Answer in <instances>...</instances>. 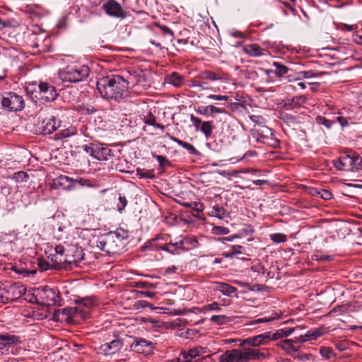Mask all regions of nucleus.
I'll return each instance as SVG.
<instances>
[{
    "mask_svg": "<svg viewBox=\"0 0 362 362\" xmlns=\"http://www.w3.org/2000/svg\"><path fill=\"white\" fill-rule=\"evenodd\" d=\"M145 322H148L155 325L156 327H160L161 322L159 320L152 319V318H146L144 320Z\"/></svg>",
    "mask_w": 362,
    "mask_h": 362,
    "instance_id": "62",
    "label": "nucleus"
},
{
    "mask_svg": "<svg viewBox=\"0 0 362 362\" xmlns=\"http://www.w3.org/2000/svg\"><path fill=\"white\" fill-rule=\"evenodd\" d=\"M324 332L321 328H315L310 329L307 332V333L304 335H301L298 341L301 342H305L310 340L316 339L317 337L323 335Z\"/></svg>",
    "mask_w": 362,
    "mask_h": 362,
    "instance_id": "20",
    "label": "nucleus"
},
{
    "mask_svg": "<svg viewBox=\"0 0 362 362\" xmlns=\"http://www.w3.org/2000/svg\"><path fill=\"white\" fill-rule=\"evenodd\" d=\"M155 25L162 30L163 35H169L171 41L174 39V33L170 28L165 25H161L157 23H155Z\"/></svg>",
    "mask_w": 362,
    "mask_h": 362,
    "instance_id": "47",
    "label": "nucleus"
},
{
    "mask_svg": "<svg viewBox=\"0 0 362 362\" xmlns=\"http://www.w3.org/2000/svg\"><path fill=\"white\" fill-rule=\"evenodd\" d=\"M283 119L284 120L285 122H286L288 125H292V124H295L298 122L297 121V119L296 117L293 116V115H285L284 117H283Z\"/></svg>",
    "mask_w": 362,
    "mask_h": 362,
    "instance_id": "55",
    "label": "nucleus"
},
{
    "mask_svg": "<svg viewBox=\"0 0 362 362\" xmlns=\"http://www.w3.org/2000/svg\"><path fill=\"white\" fill-rule=\"evenodd\" d=\"M77 312H76V317H80L81 319H86L89 315V310L90 308H83L81 306H76Z\"/></svg>",
    "mask_w": 362,
    "mask_h": 362,
    "instance_id": "44",
    "label": "nucleus"
},
{
    "mask_svg": "<svg viewBox=\"0 0 362 362\" xmlns=\"http://www.w3.org/2000/svg\"><path fill=\"white\" fill-rule=\"evenodd\" d=\"M351 119L349 117L343 115V112H339L338 115L333 119H329L323 116H317L316 117V122L320 125H324L326 128L330 129L333 124L337 121L341 127L349 125V120Z\"/></svg>",
    "mask_w": 362,
    "mask_h": 362,
    "instance_id": "13",
    "label": "nucleus"
},
{
    "mask_svg": "<svg viewBox=\"0 0 362 362\" xmlns=\"http://www.w3.org/2000/svg\"><path fill=\"white\" fill-rule=\"evenodd\" d=\"M83 151L98 160H107L112 157V150L103 145H84Z\"/></svg>",
    "mask_w": 362,
    "mask_h": 362,
    "instance_id": "7",
    "label": "nucleus"
},
{
    "mask_svg": "<svg viewBox=\"0 0 362 362\" xmlns=\"http://www.w3.org/2000/svg\"><path fill=\"white\" fill-rule=\"evenodd\" d=\"M272 340V332H267L243 340V341L240 343V346H244L248 345L250 346L257 347L261 345L267 344Z\"/></svg>",
    "mask_w": 362,
    "mask_h": 362,
    "instance_id": "11",
    "label": "nucleus"
},
{
    "mask_svg": "<svg viewBox=\"0 0 362 362\" xmlns=\"http://www.w3.org/2000/svg\"><path fill=\"white\" fill-rule=\"evenodd\" d=\"M20 341L18 337L9 335L8 334H0V342L4 345H11Z\"/></svg>",
    "mask_w": 362,
    "mask_h": 362,
    "instance_id": "25",
    "label": "nucleus"
},
{
    "mask_svg": "<svg viewBox=\"0 0 362 362\" xmlns=\"http://www.w3.org/2000/svg\"><path fill=\"white\" fill-rule=\"evenodd\" d=\"M221 310V305L217 302H213L212 303L205 305L201 308V311L203 313H207L209 311L218 312Z\"/></svg>",
    "mask_w": 362,
    "mask_h": 362,
    "instance_id": "39",
    "label": "nucleus"
},
{
    "mask_svg": "<svg viewBox=\"0 0 362 362\" xmlns=\"http://www.w3.org/2000/svg\"><path fill=\"white\" fill-rule=\"evenodd\" d=\"M320 190L316 189V188H310L309 190V193L312 194L313 196H319L320 195Z\"/></svg>",
    "mask_w": 362,
    "mask_h": 362,
    "instance_id": "64",
    "label": "nucleus"
},
{
    "mask_svg": "<svg viewBox=\"0 0 362 362\" xmlns=\"http://www.w3.org/2000/svg\"><path fill=\"white\" fill-rule=\"evenodd\" d=\"M160 248L163 250L168 251V252L171 254H175L177 253V250L179 249V247L175 245V243H170L169 244H165L160 247Z\"/></svg>",
    "mask_w": 362,
    "mask_h": 362,
    "instance_id": "45",
    "label": "nucleus"
},
{
    "mask_svg": "<svg viewBox=\"0 0 362 362\" xmlns=\"http://www.w3.org/2000/svg\"><path fill=\"white\" fill-rule=\"evenodd\" d=\"M279 346L282 348L286 352L297 351L298 348L294 346V341L292 339H285L278 344Z\"/></svg>",
    "mask_w": 362,
    "mask_h": 362,
    "instance_id": "26",
    "label": "nucleus"
},
{
    "mask_svg": "<svg viewBox=\"0 0 362 362\" xmlns=\"http://www.w3.org/2000/svg\"><path fill=\"white\" fill-rule=\"evenodd\" d=\"M127 204V200L125 197L119 196V203L117 204V210L119 213H122V211L124 209Z\"/></svg>",
    "mask_w": 362,
    "mask_h": 362,
    "instance_id": "52",
    "label": "nucleus"
},
{
    "mask_svg": "<svg viewBox=\"0 0 362 362\" xmlns=\"http://www.w3.org/2000/svg\"><path fill=\"white\" fill-rule=\"evenodd\" d=\"M242 249H243V247L241 245H233L229 251L223 253V256L226 258H231L235 255L242 254Z\"/></svg>",
    "mask_w": 362,
    "mask_h": 362,
    "instance_id": "36",
    "label": "nucleus"
},
{
    "mask_svg": "<svg viewBox=\"0 0 362 362\" xmlns=\"http://www.w3.org/2000/svg\"><path fill=\"white\" fill-rule=\"evenodd\" d=\"M168 82L174 86H180L182 83V76L179 74L174 72L171 74L167 78Z\"/></svg>",
    "mask_w": 362,
    "mask_h": 362,
    "instance_id": "33",
    "label": "nucleus"
},
{
    "mask_svg": "<svg viewBox=\"0 0 362 362\" xmlns=\"http://www.w3.org/2000/svg\"><path fill=\"white\" fill-rule=\"evenodd\" d=\"M311 259L313 261H329L332 257L327 255H322L320 253L314 254L311 256Z\"/></svg>",
    "mask_w": 362,
    "mask_h": 362,
    "instance_id": "49",
    "label": "nucleus"
},
{
    "mask_svg": "<svg viewBox=\"0 0 362 362\" xmlns=\"http://www.w3.org/2000/svg\"><path fill=\"white\" fill-rule=\"evenodd\" d=\"M279 317V315L276 314L274 317H262L259 318L257 320L252 321L250 325H257L259 323H265V322H269L275 319H278Z\"/></svg>",
    "mask_w": 362,
    "mask_h": 362,
    "instance_id": "48",
    "label": "nucleus"
},
{
    "mask_svg": "<svg viewBox=\"0 0 362 362\" xmlns=\"http://www.w3.org/2000/svg\"><path fill=\"white\" fill-rule=\"evenodd\" d=\"M153 156L158 160L161 168H165L170 165L169 160L163 156L153 154Z\"/></svg>",
    "mask_w": 362,
    "mask_h": 362,
    "instance_id": "43",
    "label": "nucleus"
},
{
    "mask_svg": "<svg viewBox=\"0 0 362 362\" xmlns=\"http://www.w3.org/2000/svg\"><path fill=\"white\" fill-rule=\"evenodd\" d=\"M346 156L349 162L348 171L355 172L362 170V157L360 155L354 153Z\"/></svg>",
    "mask_w": 362,
    "mask_h": 362,
    "instance_id": "17",
    "label": "nucleus"
},
{
    "mask_svg": "<svg viewBox=\"0 0 362 362\" xmlns=\"http://www.w3.org/2000/svg\"><path fill=\"white\" fill-rule=\"evenodd\" d=\"M37 264L41 271H46L49 267L48 262L41 259H38Z\"/></svg>",
    "mask_w": 362,
    "mask_h": 362,
    "instance_id": "59",
    "label": "nucleus"
},
{
    "mask_svg": "<svg viewBox=\"0 0 362 362\" xmlns=\"http://www.w3.org/2000/svg\"><path fill=\"white\" fill-rule=\"evenodd\" d=\"M214 215L219 218H223L226 215V211L223 208L218 206L213 207Z\"/></svg>",
    "mask_w": 362,
    "mask_h": 362,
    "instance_id": "50",
    "label": "nucleus"
},
{
    "mask_svg": "<svg viewBox=\"0 0 362 362\" xmlns=\"http://www.w3.org/2000/svg\"><path fill=\"white\" fill-rule=\"evenodd\" d=\"M54 252L49 255L54 267L58 268H71L72 265L80 267V263L84 259V252L81 247L75 245L69 246L65 249L61 245L54 248Z\"/></svg>",
    "mask_w": 362,
    "mask_h": 362,
    "instance_id": "2",
    "label": "nucleus"
},
{
    "mask_svg": "<svg viewBox=\"0 0 362 362\" xmlns=\"http://www.w3.org/2000/svg\"><path fill=\"white\" fill-rule=\"evenodd\" d=\"M199 78L202 80H209V81H219L223 80L225 78L223 75L211 71H205L199 75Z\"/></svg>",
    "mask_w": 362,
    "mask_h": 362,
    "instance_id": "23",
    "label": "nucleus"
},
{
    "mask_svg": "<svg viewBox=\"0 0 362 362\" xmlns=\"http://www.w3.org/2000/svg\"><path fill=\"white\" fill-rule=\"evenodd\" d=\"M190 120L192 122L194 127L196 128V129H199L202 123L203 122L202 119L195 117L194 115H191Z\"/></svg>",
    "mask_w": 362,
    "mask_h": 362,
    "instance_id": "56",
    "label": "nucleus"
},
{
    "mask_svg": "<svg viewBox=\"0 0 362 362\" xmlns=\"http://www.w3.org/2000/svg\"><path fill=\"white\" fill-rule=\"evenodd\" d=\"M89 72L90 70L87 66H68L59 72V76L64 81L76 83L87 78Z\"/></svg>",
    "mask_w": 362,
    "mask_h": 362,
    "instance_id": "5",
    "label": "nucleus"
},
{
    "mask_svg": "<svg viewBox=\"0 0 362 362\" xmlns=\"http://www.w3.org/2000/svg\"><path fill=\"white\" fill-rule=\"evenodd\" d=\"M250 119L255 123L257 124H262L264 123V118L260 115H251L250 116Z\"/></svg>",
    "mask_w": 362,
    "mask_h": 362,
    "instance_id": "60",
    "label": "nucleus"
},
{
    "mask_svg": "<svg viewBox=\"0 0 362 362\" xmlns=\"http://www.w3.org/2000/svg\"><path fill=\"white\" fill-rule=\"evenodd\" d=\"M129 84L121 76H107L98 81L97 90L103 98L119 102L128 95Z\"/></svg>",
    "mask_w": 362,
    "mask_h": 362,
    "instance_id": "1",
    "label": "nucleus"
},
{
    "mask_svg": "<svg viewBox=\"0 0 362 362\" xmlns=\"http://www.w3.org/2000/svg\"><path fill=\"white\" fill-rule=\"evenodd\" d=\"M130 348L136 353L148 355L153 352L154 344L151 341L145 339L134 337V341L130 344Z\"/></svg>",
    "mask_w": 362,
    "mask_h": 362,
    "instance_id": "10",
    "label": "nucleus"
},
{
    "mask_svg": "<svg viewBox=\"0 0 362 362\" xmlns=\"http://www.w3.org/2000/svg\"><path fill=\"white\" fill-rule=\"evenodd\" d=\"M77 306H81L83 308H90L94 305L93 300L90 298H85L80 300H76Z\"/></svg>",
    "mask_w": 362,
    "mask_h": 362,
    "instance_id": "41",
    "label": "nucleus"
},
{
    "mask_svg": "<svg viewBox=\"0 0 362 362\" xmlns=\"http://www.w3.org/2000/svg\"><path fill=\"white\" fill-rule=\"evenodd\" d=\"M209 99L216 100H228V96L227 95H213L211 94L207 96Z\"/></svg>",
    "mask_w": 362,
    "mask_h": 362,
    "instance_id": "61",
    "label": "nucleus"
},
{
    "mask_svg": "<svg viewBox=\"0 0 362 362\" xmlns=\"http://www.w3.org/2000/svg\"><path fill=\"white\" fill-rule=\"evenodd\" d=\"M210 320L218 325H223L232 321L230 317L225 315H212Z\"/></svg>",
    "mask_w": 362,
    "mask_h": 362,
    "instance_id": "32",
    "label": "nucleus"
},
{
    "mask_svg": "<svg viewBox=\"0 0 362 362\" xmlns=\"http://www.w3.org/2000/svg\"><path fill=\"white\" fill-rule=\"evenodd\" d=\"M217 289L223 295L231 296L233 293L237 291V288L226 283H218Z\"/></svg>",
    "mask_w": 362,
    "mask_h": 362,
    "instance_id": "24",
    "label": "nucleus"
},
{
    "mask_svg": "<svg viewBox=\"0 0 362 362\" xmlns=\"http://www.w3.org/2000/svg\"><path fill=\"white\" fill-rule=\"evenodd\" d=\"M39 88V98L45 101V102H52L54 101L57 97V93L55 88L45 82H41L38 85Z\"/></svg>",
    "mask_w": 362,
    "mask_h": 362,
    "instance_id": "12",
    "label": "nucleus"
},
{
    "mask_svg": "<svg viewBox=\"0 0 362 362\" xmlns=\"http://www.w3.org/2000/svg\"><path fill=\"white\" fill-rule=\"evenodd\" d=\"M231 35L235 37H237V38H243V37H244V34L243 33H241L240 31H238V30L232 31L231 32Z\"/></svg>",
    "mask_w": 362,
    "mask_h": 362,
    "instance_id": "63",
    "label": "nucleus"
},
{
    "mask_svg": "<svg viewBox=\"0 0 362 362\" xmlns=\"http://www.w3.org/2000/svg\"><path fill=\"white\" fill-rule=\"evenodd\" d=\"M25 288L17 284L6 286L0 291L1 302L5 303L19 298L24 293Z\"/></svg>",
    "mask_w": 362,
    "mask_h": 362,
    "instance_id": "8",
    "label": "nucleus"
},
{
    "mask_svg": "<svg viewBox=\"0 0 362 362\" xmlns=\"http://www.w3.org/2000/svg\"><path fill=\"white\" fill-rule=\"evenodd\" d=\"M320 354L322 355V357H324L326 359H329L331 358L332 355V351L331 349L329 348H327V347H322L320 349Z\"/></svg>",
    "mask_w": 362,
    "mask_h": 362,
    "instance_id": "54",
    "label": "nucleus"
},
{
    "mask_svg": "<svg viewBox=\"0 0 362 362\" xmlns=\"http://www.w3.org/2000/svg\"><path fill=\"white\" fill-rule=\"evenodd\" d=\"M76 307H66L62 310V313L67 317H76Z\"/></svg>",
    "mask_w": 362,
    "mask_h": 362,
    "instance_id": "46",
    "label": "nucleus"
},
{
    "mask_svg": "<svg viewBox=\"0 0 362 362\" xmlns=\"http://www.w3.org/2000/svg\"><path fill=\"white\" fill-rule=\"evenodd\" d=\"M44 293L47 295V299L46 300H43L42 303L50 305L56 303L55 292L53 289H45L44 290Z\"/></svg>",
    "mask_w": 362,
    "mask_h": 362,
    "instance_id": "40",
    "label": "nucleus"
},
{
    "mask_svg": "<svg viewBox=\"0 0 362 362\" xmlns=\"http://www.w3.org/2000/svg\"><path fill=\"white\" fill-rule=\"evenodd\" d=\"M267 354L255 348L234 349L225 351L220 356L219 362H248L260 360Z\"/></svg>",
    "mask_w": 362,
    "mask_h": 362,
    "instance_id": "4",
    "label": "nucleus"
},
{
    "mask_svg": "<svg viewBox=\"0 0 362 362\" xmlns=\"http://www.w3.org/2000/svg\"><path fill=\"white\" fill-rule=\"evenodd\" d=\"M103 9L107 15L111 17L123 19L127 13L122 6L115 0H107L103 4Z\"/></svg>",
    "mask_w": 362,
    "mask_h": 362,
    "instance_id": "9",
    "label": "nucleus"
},
{
    "mask_svg": "<svg viewBox=\"0 0 362 362\" xmlns=\"http://www.w3.org/2000/svg\"><path fill=\"white\" fill-rule=\"evenodd\" d=\"M272 66L275 68L274 73L277 76H282L288 71V68L279 62H274Z\"/></svg>",
    "mask_w": 362,
    "mask_h": 362,
    "instance_id": "35",
    "label": "nucleus"
},
{
    "mask_svg": "<svg viewBox=\"0 0 362 362\" xmlns=\"http://www.w3.org/2000/svg\"><path fill=\"white\" fill-rule=\"evenodd\" d=\"M213 125L212 122H203L199 128V130L204 134L206 138H209L212 134Z\"/></svg>",
    "mask_w": 362,
    "mask_h": 362,
    "instance_id": "34",
    "label": "nucleus"
},
{
    "mask_svg": "<svg viewBox=\"0 0 362 362\" xmlns=\"http://www.w3.org/2000/svg\"><path fill=\"white\" fill-rule=\"evenodd\" d=\"M29 177H30L28 174L24 171L16 172L11 176L12 180L18 183L27 182L29 180Z\"/></svg>",
    "mask_w": 362,
    "mask_h": 362,
    "instance_id": "30",
    "label": "nucleus"
},
{
    "mask_svg": "<svg viewBox=\"0 0 362 362\" xmlns=\"http://www.w3.org/2000/svg\"><path fill=\"white\" fill-rule=\"evenodd\" d=\"M127 238L128 235L125 230L118 229L98 237L96 246L108 254H117L124 248V241Z\"/></svg>",
    "mask_w": 362,
    "mask_h": 362,
    "instance_id": "3",
    "label": "nucleus"
},
{
    "mask_svg": "<svg viewBox=\"0 0 362 362\" xmlns=\"http://www.w3.org/2000/svg\"><path fill=\"white\" fill-rule=\"evenodd\" d=\"M197 112L201 115H209L214 113L225 114L226 110L224 108H219L214 105H208L202 108L199 107Z\"/></svg>",
    "mask_w": 362,
    "mask_h": 362,
    "instance_id": "22",
    "label": "nucleus"
},
{
    "mask_svg": "<svg viewBox=\"0 0 362 362\" xmlns=\"http://www.w3.org/2000/svg\"><path fill=\"white\" fill-rule=\"evenodd\" d=\"M2 107L8 111H20L24 107V100L15 93H5L1 100Z\"/></svg>",
    "mask_w": 362,
    "mask_h": 362,
    "instance_id": "6",
    "label": "nucleus"
},
{
    "mask_svg": "<svg viewBox=\"0 0 362 362\" xmlns=\"http://www.w3.org/2000/svg\"><path fill=\"white\" fill-rule=\"evenodd\" d=\"M334 167L339 170H346L348 171V165L349 162L346 160V156H342L337 160H334Z\"/></svg>",
    "mask_w": 362,
    "mask_h": 362,
    "instance_id": "31",
    "label": "nucleus"
},
{
    "mask_svg": "<svg viewBox=\"0 0 362 362\" xmlns=\"http://www.w3.org/2000/svg\"><path fill=\"white\" fill-rule=\"evenodd\" d=\"M206 353V348L202 346H196L193 349H191L188 351L187 354H184V358L185 359L187 358V356L190 357L191 358H196L197 356H199L203 354Z\"/></svg>",
    "mask_w": 362,
    "mask_h": 362,
    "instance_id": "27",
    "label": "nucleus"
},
{
    "mask_svg": "<svg viewBox=\"0 0 362 362\" xmlns=\"http://www.w3.org/2000/svg\"><path fill=\"white\" fill-rule=\"evenodd\" d=\"M175 245L183 251H187L196 248L198 246V241L194 237H187L175 243Z\"/></svg>",
    "mask_w": 362,
    "mask_h": 362,
    "instance_id": "18",
    "label": "nucleus"
},
{
    "mask_svg": "<svg viewBox=\"0 0 362 362\" xmlns=\"http://www.w3.org/2000/svg\"><path fill=\"white\" fill-rule=\"evenodd\" d=\"M243 51L251 57H260L264 55L266 49H262L257 44H250L244 46Z\"/></svg>",
    "mask_w": 362,
    "mask_h": 362,
    "instance_id": "19",
    "label": "nucleus"
},
{
    "mask_svg": "<svg viewBox=\"0 0 362 362\" xmlns=\"http://www.w3.org/2000/svg\"><path fill=\"white\" fill-rule=\"evenodd\" d=\"M144 123L151 126L156 124V118L151 112H148V115L144 118Z\"/></svg>",
    "mask_w": 362,
    "mask_h": 362,
    "instance_id": "53",
    "label": "nucleus"
},
{
    "mask_svg": "<svg viewBox=\"0 0 362 362\" xmlns=\"http://www.w3.org/2000/svg\"><path fill=\"white\" fill-rule=\"evenodd\" d=\"M293 332L292 328H286L277 330L275 333L272 334V340H277L291 335Z\"/></svg>",
    "mask_w": 362,
    "mask_h": 362,
    "instance_id": "29",
    "label": "nucleus"
},
{
    "mask_svg": "<svg viewBox=\"0 0 362 362\" xmlns=\"http://www.w3.org/2000/svg\"><path fill=\"white\" fill-rule=\"evenodd\" d=\"M317 76V74L313 71H299L296 74V77L295 78L296 80H300L302 78H315Z\"/></svg>",
    "mask_w": 362,
    "mask_h": 362,
    "instance_id": "37",
    "label": "nucleus"
},
{
    "mask_svg": "<svg viewBox=\"0 0 362 362\" xmlns=\"http://www.w3.org/2000/svg\"><path fill=\"white\" fill-rule=\"evenodd\" d=\"M214 233L215 234H228L229 233V229L226 227L223 226H216L213 228Z\"/></svg>",
    "mask_w": 362,
    "mask_h": 362,
    "instance_id": "57",
    "label": "nucleus"
},
{
    "mask_svg": "<svg viewBox=\"0 0 362 362\" xmlns=\"http://www.w3.org/2000/svg\"><path fill=\"white\" fill-rule=\"evenodd\" d=\"M123 341L115 339L110 342L103 344L99 347L100 351L105 356H112L120 351L123 347Z\"/></svg>",
    "mask_w": 362,
    "mask_h": 362,
    "instance_id": "14",
    "label": "nucleus"
},
{
    "mask_svg": "<svg viewBox=\"0 0 362 362\" xmlns=\"http://www.w3.org/2000/svg\"><path fill=\"white\" fill-rule=\"evenodd\" d=\"M192 87L197 88L200 90H211V91H216V90L211 86H209V84L204 81V80H199V81H194L192 82Z\"/></svg>",
    "mask_w": 362,
    "mask_h": 362,
    "instance_id": "28",
    "label": "nucleus"
},
{
    "mask_svg": "<svg viewBox=\"0 0 362 362\" xmlns=\"http://www.w3.org/2000/svg\"><path fill=\"white\" fill-rule=\"evenodd\" d=\"M320 197L325 200H329L332 197V194L327 189H321Z\"/></svg>",
    "mask_w": 362,
    "mask_h": 362,
    "instance_id": "58",
    "label": "nucleus"
},
{
    "mask_svg": "<svg viewBox=\"0 0 362 362\" xmlns=\"http://www.w3.org/2000/svg\"><path fill=\"white\" fill-rule=\"evenodd\" d=\"M167 136L170 138V140L176 142L178 145L185 148L190 154L197 155L199 153L198 151L192 144L182 141L173 136L170 135L169 134H167Z\"/></svg>",
    "mask_w": 362,
    "mask_h": 362,
    "instance_id": "21",
    "label": "nucleus"
},
{
    "mask_svg": "<svg viewBox=\"0 0 362 362\" xmlns=\"http://www.w3.org/2000/svg\"><path fill=\"white\" fill-rule=\"evenodd\" d=\"M271 240L276 243H284L286 241V235L284 233H278L270 235Z\"/></svg>",
    "mask_w": 362,
    "mask_h": 362,
    "instance_id": "42",
    "label": "nucleus"
},
{
    "mask_svg": "<svg viewBox=\"0 0 362 362\" xmlns=\"http://www.w3.org/2000/svg\"><path fill=\"white\" fill-rule=\"evenodd\" d=\"M263 133L264 132H261L259 129H253L251 131L252 136L256 139L257 142L264 144L269 137L267 135H264Z\"/></svg>",
    "mask_w": 362,
    "mask_h": 362,
    "instance_id": "38",
    "label": "nucleus"
},
{
    "mask_svg": "<svg viewBox=\"0 0 362 362\" xmlns=\"http://www.w3.org/2000/svg\"><path fill=\"white\" fill-rule=\"evenodd\" d=\"M74 183V180L66 176L59 175L52 180V186L54 189H70Z\"/></svg>",
    "mask_w": 362,
    "mask_h": 362,
    "instance_id": "16",
    "label": "nucleus"
},
{
    "mask_svg": "<svg viewBox=\"0 0 362 362\" xmlns=\"http://www.w3.org/2000/svg\"><path fill=\"white\" fill-rule=\"evenodd\" d=\"M254 229L252 228V227L251 226H245L243 228H242L239 233H238V235H241V238L244 237V236H246V235H252L253 233H254Z\"/></svg>",
    "mask_w": 362,
    "mask_h": 362,
    "instance_id": "51",
    "label": "nucleus"
},
{
    "mask_svg": "<svg viewBox=\"0 0 362 362\" xmlns=\"http://www.w3.org/2000/svg\"><path fill=\"white\" fill-rule=\"evenodd\" d=\"M61 122L54 117L46 118L38 124L40 133L43 135L50 134L60 127Z\"/></svg>",
    "mask_w": 362,
    "mask_h": 362,
    "instance_id": "15",
    "label": "nucleus"
}]
</instances>
